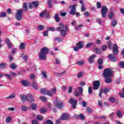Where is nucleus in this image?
Instances as JSON below:
<instances>
[{
  "instance_id": "obj_1",
  "label": "nucleus",
  "mask_w": 124,
  "mask_h": 124,
  "mask_svg": "<svg viewBox=\"0 0 124 124\" xmlns=\"http://www.w3.org/2000/svg\"><path fill=\"white\" fill-rule=\"evenodd\" d=\"M56 30L58 31H60V34L62 37H65L67 31H69L68 26L66 25H64L62 22L59 23V27H57Z\"/></svg>"
},
{
  "instance_id": "obj_2",
  "label": "nucleus",
  "mask_w": 124,
  "mask_h": 124,
  "mask_svg": "<svg viewBox=\"0 0 124 124\" xmlns=\"http://www.w3.org/2000/svg\"><path fill=\"white\" fill-rule=\"evenodd\" d=\"M23 9H19L17 11L16 14V19L17 21H21L23 20V14H24V11H28V3H24L23 5Z\"/></svg>"
},
{
  "instance_id": "obj_3",
  "label": "nucleus",
  "mask_w": 124,
  "mask_h": 124,
  "mask_svg": "<svg viewBox=\"0 0 124 124\" xmlns=\"http://www.w3.org/2000/svg\"><path fill=\"white\" fill-rule=\"evenodd\" d=\"M49 53V49L47 47H43L41 49V52L39 54V59L41 61H45L47 59L46 55Z\"/></svg>"
},
{
  "instance_id": "obj_4",
  "label": "nucleus",
  "mask_w": 124,
  "mask_h": 124,
  "mask_svg": "<svg viewBox=\"0 0 124 124\" xmlns=\"http://www.w3.org/2000/svg\"><path fill=\"white\" fill-rule=\"evenodd\" d=\"M20 98L21 101H28V102H32L34 101L35 99L32 95L28 94L27 95H20Z\"/></svg>"
},
{
  "instance_id": "obj_5",
  "label": "nucleus",
  "mask_w": 124,
  "mask_h": 124,
  "mask_svg": "<svg viewBox=\"0 0 124 124\" xmlns=\"http://www.w3.org/2000/svg\"><path fill=\"white\" fill-rule=\"evenodd\" d=\"M103 75L104 78L112 77V75H113V70H112L111 68L106 69L104 70Z\"/></svg>"
},
{
  "instance_id": "obj_6",
  "label": "nucleus",
  "mask_w": 124,
  "mask_h": 124,
  "mask_svg": "<svg viewBox=\"0 0 124 124\" xmlns=\"http://www.w3.org/2000/svg\"><path fill=\"white\" fill-rule=\"evenodd\" d=\"M69 8L71 9L70 11V14L71 15H76L78 17L80 16V14L76 12V5L75 4L70 5Z\"/></svg>"
},
{
  "instance_id": "obj_7",
  "label": "nucleus",
  "mask_w": 124,
  "mask_h": 124,
  "mask_svg": "<svg viewBox=\"0 0 124 124\" xmlns=\"http://www.w3.org/2000/svg\"><path fill=\"white\" fill-rule=\"evenodd\" d=\"M74 94L75 96H80V95H83V87H78V89L75 90Z\"/></svg>"
},
{
  "instance_id": "obj_8",
  "label": "nucleus",
  "mask_w": 124,
  "mask_h": 124,
  "mask_svg": "<svg viewBox=\"0 0 124 124\" xmlns=\"http://www.w3.org/2000/svg\"><path fill=\"white\" fill-rule=\"evenodd\" d=\"M54 105L58 109L63 108V103L62 101L57 100L54 102Z\"/></svg>"
},
{
  "instance_id": "obj_9",
  "label": "nucleus",
  "mask_w": 124,
  "mask_h": 124,
  "mask_svg": "<svg viewBox=\"0 0 124 124\" xmlns=\"http://www.w3.org/2000/svg\"><path fill=\"white\" fill-rule=\"evenodd\" d=\"M84 43H83L82 42L80 41L78 44H77L76 47H74V50L75 51V52H77L79 49H82Z\"/></svg>"
},
{
  "instance_id": "obj_10",
  "label": "nucleus",
  "mask_w": 124,
  "mask_h": 124,
  "mask_svg": "<svg viewBox=\"0 0 124 124\" xmlns=\"http://www.w3.org/2000/svg\"><path fill=\"white\" fill-rule=\"evenodd\" d=\"M108 12V9L105 6L101 7V15L103 16V18H105L106 17V14Z\"/></svg>"
},
{
  "instance_id": "obj_11",
  "label": "nucleus",
  "mask_w": 124,
  "mask_h": 124,
  "mask_svg": "<svg viewBox=\"0 0 124 124\" xmlns=\"http://www.w3.org/2000/svg\"><path fill=\"white\" fill-rule=\"evenodd\" d=\"M68 103L70 104H72V107L73 108V109L76 108V105H77V100H75L74 98H72L69 100Z\"/></svg>"
},
{
  "instance_id": "obj_12",
  "label": "nucleus",
  "mask_w": 124,
  "mask_h": 124,
  "mask_svg": "<svg viewBox=\"0 0 124 124\" xmlns=\"http://www.w3.org/2000/svg\"><path fill=\"white\" fill-rule=\"evenodd\" d=\"M93 90L94 91H96L99 89V86H100V82L98 80H95L93 82Z\"/></svg>"
},
{
  "instance_id": "obj_13",
  "label": "nucleus",
  "mask_w": 124,
  "mask_h": 124,
  "mask_svg": "<svg viewBox=\"0 0 124 124\" xmlns=\"http://www.w3.org/2000/svg\"><path fill=\"white\" fill-rule=\"evenodd\" d=\"M41 93L42 94H47L48 96H52V94H51V91H49L46 89H41L40 90Z\"/></svg>"
},
{
  "instance_id": "obj_14",
  "label": "nucleus",
  "mask_w": 124,
  "mask_h": 124,
  "mask_svg": "<svg viewBox=\"0 0 124 124\" xmlns=\"http://www.w3.org/2000/svg\"><path fill=\"white\" fill-rule=\"evenodd\" d=\"M70 116L68 113H63L61 117V120L63 121H66V120H68L69 119Z\"/></svg>"
},
{
  "instance_id": "obj_15",
  "label": "nucleus",
  "mask_w": 124,
  "mask_h": 124,
  "mask_svg": "<svg viewBox=\"0 0 124 124\" xmlns=\"http://www.w3.org/2000/svg\"><path fill=\"white\" fill-rule=\"evenodd\" d=\"M113 52L114 55H118L119 54V51L118 50V46L114 44L113 47Z\"/></svg>"
},
{
  "instance_id": "obj_16",
  "label": "nucleus",
  "mask_w": 124,
  "mask_h": 124,
  "mask_svg": "<svg viewBox=\"0 0 124 124\" xmlns=\"http://www.w3.org/2000/svg\"><path fill=\"white\" fill-rule=\"evenodd\" d=\"M108 59L110 60L111 62H115L116 61H117V58H116V56L113 55L112 54H110L108 55Z\"/></svg>"
},
{
  "instance_id": "obj_17",
  "label": "nucleus",
  "mask_w": 124,
  "mask_h": 124,
  "mask_svg": "<svg viewBox=\"0 0 124 124\" xmlns=\"http://www.w3.org/2000/svg\"><path fill=\"white\" fill-rule=\"evenodd\" d=\"M95 58H96V56L94 54L92 55L91 57H89L88 61L90 63H93V60H94Z\"/></svg>"
},
{
  "instance_id": "obj_18",
  "label": "nucleus",
  "mask_w": 124,
  "mask_h": 124,
  "mask_svg": "<svg viewBox=\"0 0 124 124\" xmlns=\"http://www.w3.org/2000/svg\"><path fill=\"white\" fill-rule=\"evenodd\" d=\"M32 87L35 90H38V84L35 81H33L32 84Z\"/></svg>"
},
{
  "instance_id": "obj_19",
  "label": "nucleus",
  "mask_w": 124,
  "mask_h": 124,
  "mask_svg": "<svg viewBox=\"0 0 124 124\" xmlns=\"http://www.w3.org/2000/svg\"><path fill=\"white\" fill-rule=\"evenodd\" d=\"M50 93L51 94V96H49L50 97H52L54 94H56L57 93V88L56 87L52 88L51 91H50Z\"/></svg>"
},
{
  "instance_id": "obj_20",
  "label": "nucleus",
  "mask_w": 124,
  "mask_h": 124,
  "mask_svg": "<svg viewBox=\"0 0 124 124\" xmlns=\"http://www.w3.org/2000/svg\"><path fill=\"white\" fill-rule=\"evenodd\" d=\"M6 43H7V45H8V47H9V48H12V43L11 42H10V40L7 39L6 40Z\"/></svg>"
},
{
  "instance_id": "obj_21",
  "label": "nucleus",
  "mask_w": 124,
  "mask_h": 124,
  "mask_svg": "<svg viewBox=\"0 0 124 124\" xmlns=\"http://www.w3.org/2000/svg\"><path fill=\"white\" fill-rule=\"evenodd\" d=\"M116 115H117V117H118V118H123V116H124L123 114V112L120 110H117Z\"/></svg>"
},
{
  "instance_id": "obj_22",
  "label": "nucleus",
  "mask_w": 124,
  "mask_h": 124,
  "mask_svg": "<svg viewBox=\"0 0 124 124\" xmlns=\"http://www.w3.org/2000/svg\"><path fill=\"white\" fill-rule=\"evenodd\" d=\"M25 48H26V44L24 43L20 44L19 46L20 50H25Z\"/></svg>"
},
{
  "instance_id": "obj_23",
  "label": "nucleus",
  "mask_w": 124,
  "mask_h": 124,
  "mask_svg": "<svg viewBox=\"0 0 124 124\" xmlns=\"http://www.w3.org/2000/svg\"><path fill=\"white\" fill-rule=\"evenodd\" d=\"M16 97V94L14 93L11 94L10 95H9L8 97H6V98L7 99H10L11 98H15Z\"/></svg>"
},
{
  "instance_id": "obj_24",
  "label": "nucleus",
  "mask_w": 124,
  "mask_h": 124,
  "mask_svg": "<svg viewBox=\"0 0 124 124\" xmlns=\"http://www.w3.org/2000/svg\"><path fill=\"white\" fill-rule=\"evenodd\" d=\"M84 27V24H80L78 25H77L75 27V29L76 31H79V29H81V28H83Z\"/></svg>"
},
{
  "instance_id": "obj_25",
  "label": "nucleus",
  "mask_w": 124,
  "mask_h": 124,
  "mask_svg": "<svg viewBox=\"0 0 124 124\" xmlns=\"http://www.w3.org/2000/svg\"><path fill=\"white\" fill-rule=\"evenodd\" d=\"M21 83L24 87H27V86H29V81L26 80H23L21 81Z\"/></svg>"
},
{
  "instance_id": "obj_26",
  "label": "nucleus",
  "mask_w": 124,
  "mask_h": 124,
  "mask_svg": "<svg viewBox=\"0 0 124 124\" xmlns=\"http://www.w3.org/2000/svg\"><path fill=\"white\" fill-rule=\"evenodd\" d=\"M105 78V81L106 82V83H108V84H110V83H111L112 79H111L110 77H107Z\"/></svg>"
},
{
  "instance_id": "obj_27",
  "label": "nucleus",
  "mask_w": 124,
  "mask_h": 124,
  "mask_svg": "<svg viewBox=\"0 0 124 124\" xmlns=\"http://www.w3.org/2000/svg\"><path fill=\"white\" fill-rule=\"evenodd\" d=\"M31 108L32 110H36L37 109V105L36 104L32 103L31 105Z\"/></svg>"
},
{
  "instance_id": "obj_28",
  "label": "nucleus",
  "mask_w": 124,
  "mask_h": 124,
  "mask_svg": "<svg viewBox=\"0 0 124 124\" xmlns=\"http://www.w3.org/2000/svg\"><path fill=\"white\" fill-rule=\"evenodd\" d=\"M76 64H78V65H83V64H84V63H85V62L83 60H81V61H79L76 62Z\"/></svg>"
},
{
  "instance_id": "obj_29",
  "label": "nucleus",
  "mask_w": 124,
  "mask_h": 124,
  "mask_svg": "<svg viewBox=\"0 0 124 124\" xmlns=\"http://www.w3.org/2000/svg\"><path fill=\"white\" fill-rule=\"evenodd\" d=\"M86 110V112L89 114H91V113L93 112V109L90 107H87Z\"/></svg>"
},
{
  "instance_id": "obj_30",
  "label": "nucleus",
  "mask_w": 124,
  "mask_h": 124,
  "mask_svg": "<svg viewBox=\"0 0 124 124\" xmlns=\"http://www.w3.org/2000/svg\"><path fill=\"white\" fill-rule=\"evenodd\" d=\"M94 50L95 51V53L96 54H98V55H100V54H101L102 53L101 50H100V49H98L97 48H94Z\"/></svg>"
},
{
  "instance_id": "obj_31",
  "label": "nucleus",
  "mask_w": 124,
  "mask_h": 124,
  "mask_svg": "<svg viewBox=\"0 0 124 124\" xmlns=\"http://www.w3.org/2000/svg\"><path fill=\"white\" fill-rule=\"evenodd\" d=\"M10 68H11V69H16V68H17V65L14 63H13L10 65Z\"/></svg>"
},
{
  "instance_id": "obj_32",
  "label": "nucleus",
  "mask_w": 124,
  "mask_h": 124,
  "mask_svg": "<svg viewBox=\"0 0 124 124\" xmlns=\"http://www.w3.org/2000/svg\"><path fill=\"white\" fill-rule=\"evenodd\" d=\"M4 76H5L6 78H8L9 80H12V77H11V75H9L8 74H4Z\"/></svg>"
},
{
  "instance_id": "obj_33",
  "label": "nucleus",
  "mask_w": 124,
  "mask_h": 124,
  "mask_svg": "<svg viewBox=\"0 0 124 124\" xmlns=\"http://www.w3.org/2000/svg\"><path fill=\"white\" fill-rule=\"evenodd\" d=\"M41 73H42V76H43L45 79H47V73H46V72L42 71Z\"/></svg>"
},
{
  "instance_id": "obj_34",
  "label": "nucleus",
  "mask_w": 124,
  "mask_h": 124,
  "mask_svg": "<svg viewBox=\"0 0 124 124\" xmlns=\"http://www.w3.org/2000/svg\"><path fill=\"white\" fill-rule=\"evenodd\" d=\"M111 26L112 27H116L117 26V21L115 19L111 21Z\"/></svg>"
},
{
  "instance_id": "obj_35",
  "label": "nucleus",
  "mask_w": 124,
  "mask_h": 124,
  "mask_svg": "<svg viewBox=\"0 0 124 124\" xmlns=\"http://www.w3.org/2000/svg\"><path fill=\"white\" fill-rule=\"evenodd\" d=\"M32 4H33V6H34V7H37V6H38V4H39V2L35 1L32 2Z\"/></svg>"
},
{
  "instance_id": "obj_36",
  "label": "nucleus",
  "mask_w": 124,
  "mask_h": 124,
  "mask_svg": "<svg viewBox=\"0 0 124 124\" xmlns=\"http://www.w3.org/2000/svg\"><path fill=\"white\" fill-rule=\"evenodd\" d=\"M113 16H114V12H111L108 13L109 19H113Z\"/></svg>"
},
{
  "instance_id": "obj_37",
  "label": "nucleus",
  "mask_w": 124,
  "mask_h": 124,
  "mask_svg": "<svg viewBox=\"0 0 124 124\" xmlns=\"http://www.w3.org/2000/svg\"><path fill=\"white\" fill-rule=\"evenodd\" d=\"M40 112L42 114H44V113H46V112H47V109L46 108H41Z\"/></svg>"
},
{
  "instance_id": "obj_38",
  "label": "nucleus",
  "mask_w": 124,
  "mask_h": 124,
  "mask_svg": "<svg viewBox=\"0 0 124 124\" xmlns=\"http://www.w3.org/2000/svg\"><path fill=\"white\" fill-rule=\"evenodd\" d=\"M54 19L56 22H59L60 21V17H59L58 14H55Z\"/></svg>"
},
{
  "instance_id": "obj_39",
  "label": "nucleus",
  "mask_w": 124,
  "mask_h": 124,
  "mask_svg": "<svg viewBox=\"0 0 124 124\" xmlns=\"http://www.w3.org/2000/svg\"><path fill=\"white\" fill-rule=\"evenodd\" d=\"M78 117L79 118L80 120H85V116H84V114L82 113L78 115Z\"/></svg>"
},
{
  "instance_id": "obj_40",
  "label": "nucleus",
  "mask_w": 124,
  "mask_h": 124,
  "mask_svg": "<svg viewBox=\"0 0 124 124\" xmlns=\"http://www.w3.org/2000/svg\"><path fill=\"white\" fill-rule=\"evenodd\" d=\"M55 41H58V42H62V39L59 37H55L54 38Z\"/></svg>"
},
{
  "instance_id": "obj_41",
  "label": "nucleus",
  "mask_w": 124,
  "mask_h": 124,
  "mask_svg": "<svg viewBox=\"0 0 124 124\" xmlns=\"http://www.w3.org/2000/svg\"><path fill=\"white\" fill-rule=\"evenodd\" d=\"M119 65L121 68H124V62H120L119 63Z\"/></svg>"
},
{
  "instance_id": "obj_42",
  "label": "nucleus",
  "mask_w": 124,
  "mask_h": 124,
  "mask_svg": "<svg viewBox=\"0 0 124 124\" xmlns=\"http://www.w3.org/2000/svg\"><path fill=\"white\" fill-rule=\"evenodd\" d=\"M5 67H6V63H1L0 64V69L1 68H5Z\"/></svg>"
},
{
  "instance_id": "obj_43",
  "label": "nucleus",
  "mask_w": 124,
  "mask_h": 124,
  "mask_svg": "<svg viewBox=\"0 0 124 124\" xmlns=\"http://www.w3.org/2000/svg\"><path fill=\"white\" fill-rule=\"evenodd\" d=\"M39 99L41 100H42V101H47V98H46L45 97L43 96H40L39 97Z\"/></svg>"
},
{
  "instance_id": "obj_44",
  "label": "nucleus",
  "mask_w": 124,
  "mask_h": 124,
  "mask_svg": "<svg viewBox=\"0 0 124 124\" xmlns=\"http://www.w3.org/2000/svg\"><path fill=\"white\" fill-rule=\"evenodd\" d=\"M47 3L48 4V7L50 8H52V7H53V6H52V0H48L47 1Z\"/></svg>"
},
{
  "instance_id": "obj_45",
  "label": "nucleus",
  "mask_w": 124,
  "mask_h": 124,
  "mask_svg": "<svg viewBox=\"0 0 124 124\" xmlns=\"http://www.w3.org/2000/svg\"><path fill=\"white\" fill-rule=\"evenodd\" d=\"M47 29L49 31H56V29L54 27H47Z\"/></svg>"
},
{
  "instance_id": "obj_46",
  "label": "nucleus",
  "mask_w": 124,
  "mask_h": 124,
  "mask_svg": "<svg viewBox=\"0 0 124 124\" xmlns=\"http://www.w3.org/2000/svg\"><path fill=\"white\" fill-rule=\"evenodd\" d=\"M11 120H12V119L11 118V117H7L6 120V123H7V124H9V123L11 122Z\"/></svg>"
},
{
  "instance_id": "obj_47",
  "label": "nucleus",
  "mask_w": 124,
  "mask_h": 124,
  "mask_svg": "<svg viewBox=\"0 0 124 124\" xmlns=\"http://www.w3.org/2000/svg\"><path fill=\"white\" fill-rule=\"evenodd\" d=\"M101 49L102 51H103V52H104V51H105V50H106V49H107V46L103 45L101 46Z\"/></svg>"
},
{
  "instance_id": "obj_48",
  "label": "nucleus",
  "mask_w": 124,
  "mask_h": 124,
  "mask_svg": "<svg viewBox=\"0 0 124 124\" xmlns=\"http://www.w3.org/2000/svg\"><path fill=\"white\" fill-rule=\"evenodd\" d=\"M44 26L43 25H39L38 26V29L39 31H43V30H44Z\"/></svg>"
},
{
  "instance_id": "obj_49",
  "label": "nucleus",
  "mask_w": 124,
  "mask_h": 124,
  "mask_svg": "<svg viewBox=\"0 0 124 124\" xmlns=\"http://www.w3.org/2000/svg\"><path fill=\"white\" fill-rule=\"evenodd\" d=\"M96 20L99 25H102V20L100 18H96Z\"/></svg>"
},
{
  "instance_id": "obj_50",
  "label": "nucleus",
  "mask_w": 124,
  "mask_h": 124,
  "mask_svg": "<svg viewBox=\"0 0 124 124\" xmlns=\"http://www.w3.org/2000/svg\"><path fill=\"white\" fill-rule=\"evenodd\" d=\"M83 72H80L79 73L78 75H77V77L78 78H82V77H83Z\"/></svg>"
},
{
  "instance_id": "obj_51",
  "label": "nucleus",
  "mask_w": 124,
  "mask_h": 124,
  "mask_svg": "<svg viewBox=\"0 0 124 124\" xmlns=\"http://www.w3.org/2000/svg\"><path fill=\"white\" fill-rule=\"evenodd\" d=\"M37 120H38V121H42L43 120V117H42V115H38L37 117Z\"/></svg>"
},
{
  "instance_id": "obj_52",
  "label": "nucleus",
  "mask_w": 124,
  "mask_h": 124,
  "mask_svg": "<svg viewBox=\"0 0 124 124\" xmlns=\"http://www.w3.org/2000/svg\"><path fill=\"white\" fill-rule=\"evenodd\" d=\"M29 109V108H28V107H26L25 106H22V108H21V110L22 111H27V110Z\"/></svg>"
},
{
  "instance_id": "obj_53",
  "label": "nucleus",
  "mask_w": 124,
  "mask_h": 124,
  "mask_svg": "<svg viewBox=\"0 0 124 124\" xmlns=\"http://www.w3.org/2000/svg\"><path fill=\"white\" fill-rule=\"evenodd\" d=\"M108 100L110 101V102H112V103H114L115 102V98L114 97H109Z\"/></svg>"
},
{
  "instance_id": "obj_54",
  "label": "nucleus",
  "mask_w": 124,
  "mask_h": 124,
  "mask_svg": "<svg viewBox=\"0 0 124 124\" xmlns=\"http://www.w3.org/2000/svg\"><path fill=\"white\" fill-rule=\"evenodd\" d=\"M92 45H93V43H89L86 45V48H90L91 46H92Z\"/></svg>"
},
{
  "instance_id": "obj_55",
  "label": "nucleus",
  "mask_w": 124,
  "mask_h": 124,
  "mask_svg": "<svg viewBox=\"0 0 124 124\" xmlns=\"http://www.w3.org/2000/svg\"><path fill=\"white\" fill-rule=\"evenodd\" d=\"M46 11H43L40 14V16L43 17V16H45L46 15Z\"/></svg>"
},
{
  "instance_id": "obj_56",
  "label": "nucleus",
  "mask_w": 124,
  "mask_h": 124,
  "mask_svg": "<svg viewBox=\"0 0 124 124\" xmlns=\"http://www.w3.org/2000/svg\"><path fill=\"white\" fill-rule=\"evenodd\" d=\"M55 62H56V64H60L61 61L60 60V59L56 58L55 59Z\"/></svg>"
},
{
  "instance_id": "obj_57",
  "label": "nucleus",
  "mask_w": 124,
  "mask_h": 124,
  "mask_svg": "<svg viewBox=\"0 0 124 124\" xmlns=\"http://www.w3.org/2000/svg\"><path fill=\"white\" fill-rule=\"evenodd\" d=\"M98 63L99 64H102L103 63V60H102V59H100L98 60Z\"/></svg>"
},
{
  "instance_id": "obj_58",
  "label": "nucleus",
  "mask_w": 124,
  "mask_h": 124,
  "mask_svg": "<svg viewBox=\"0 0 124 124\" xmlns=\"http://www.w3.org/2000/svg\"><path fill=\"white\" fill-rule=\"evenodd\" d=\"M33 7H34L33 6L32 3H29V8H30V9H32V8H33Z\"/></svg>"
},
{
  "instance_id": "obj_59",
  "label": "nucleus",
  "mask_w": 124,
  "mask_h": 124,
  "mask_svg": "<svg viewBox=\"0 0 124 124\" xmlns=\"http://www.w3.org/2000/svg\"><path fill=\"white\" fill-rule=\"evenodd\" d=\"M96 4L97 8H100L101 7V3L100 2H97Z\"/></svg>"
},
{
  "instance_id": "obj_60",
  "label": "nucleus",
  "mask_w": 124,
  "mask_h": 124,
  "mask_svg": "<svg viewBox=\"0 0 124 124\" xmlns=\"http://www.w3.org/2000/svg\"><path fill=\"white\" fill-rule=\"evenodd\" d=\"M60 16H62V17H65L66 16V13L65 12H61L60 13Z\"/></svg>"
},
{
  "instance_id": "obj_61",
  "label": "nucleus",
  "mask_w": 124,
  "mask_h": 124,
  "mask_svg": "<svg viewBox=\"0 0 124 124\" xmlns=\"http://www.w3.org/2000/svg\"><path fill=\"white\" fill-rule=\"evenodd\" d=\"M68 93H72V87H69L68 88Z\"/></svg>"
},
{
  "instance_id": "obj_62",
  "label": "nucleus",
  "mask_w": 124,
  "mask_h": 124,
  "mask_svg": "<svg viewBox=\"0 0 124 124\" xmlns=\"http://www.w3.org/2000/svg\"><path fill=\"white\" fill-rule=\"evenodd\" d=\"M103 92L104 93L106 94V93H108V92H109V90L108 89V88H105V89H104Z\"/></svg>"
},
{
  "instance_id": "obj_63",
  "label": "nucleus",
  "mask_w": 124,
  "mask_h": 124,
  "mask_svg": "<svg viewBox=\"0 0 124 124\" xmlns=\"http://www.w3.org/2000/svg\"><path fill=\"white\" fill-rule=\"evenodd\" d=\"M88 93H89V94H91V93H93V90H92L91 87H89Z\"/></svg>"
},
{
  "instance_id": "obj_64",
  "label": "nucleus",
  "mask_w": 124,
  "mask_h": 124,
  "mask_svg": "<svg viewBox=\"0 0 124 124\" xmlns=\"http://www.w3.org/2000/svg\"><path fill=\"white\" fill-rule=\"evenodd\" d=\"M24 62H27L28 61V56L25 55L24 57L23 58Z\"/></svg>"
}]
</instances>
